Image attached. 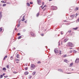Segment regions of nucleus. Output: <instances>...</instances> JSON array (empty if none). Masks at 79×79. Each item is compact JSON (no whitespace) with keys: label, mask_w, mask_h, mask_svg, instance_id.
Masks as SVG:
<instances>
[{"label":"nucleus","mask_w":79,"mask_h":79,"mask_svg":"<svg viewBox=\"0 0 79 79\" xmlns=\"http://www.w3.org/2000/svg\"><path fill=\"white\" fill-rule=\"evenodd\" d=\"M68 46L71 47H74V45L71 43L69 42L68 44Z\"/></svg>","instance_id":"obj_1"},{"label":"nucleus","mask_w":79,"mask_h":79,"mask_svg":"<svg viewBox=\"0 0 79 79\" xmlns=\"http://www.w3.org/2000/svg\"><path fill=\"white\" fill-rule=\"evenodd\" d=\"M75 16V15H70V19H73L74 17Z\"/></svg>","instance_id":"obj_2"},{"label":"nucleus","mask_w":79,"mask_h":79,"mask_svg":"<svg viewBox=\"0 0 79 79\" xmlns=\"http://www.w3.org/2000/svg\"><path fill=\"white\" fill-rule=\"evenodd\" d=\"M31 67L32 68L31 69H35V65L34 64H31Z\"/></svg>","instance_id":"obj_3"},{"label":"nucleus","mask_w":79,"mask_h":79,"mask_svg":"<svg viewBox=\"0 0 79 79\" xmlns=\"http://www.w3.org/2000/svg\"><path fill=\"white\" fill-rule=\"evenodd\" d=\"M79 62V58H77L75 61V63H78Z\"/></svg>","instance_id":"obj_4"},{"label":"nucleus","mask_w":79,"mask_h":79,"mask_svg":"<svg viewBox=\"0 0 79 79\" xmlns=\"http://www.w3.org/2000/svg\"><path fill=\"white\" fill-rule=\"evenodd\" d=\"M37 2L38 5H40V3H41V1L40 0H37Z\"/></svg>","instance_id":"obj_5"},{"label":"nucleus","mask_w":79,"mask_h":79,"mask_svg":"<svg viewBox=\"0 0 79 79\" xmlns=\"http://www.w3.org/2000/svg\"><path fill=\"white\" fill-rule=\"evenodd\" d=\"M2 18V12H0V21L1 20V19Z\"/></svg>","instance_id":"obj_6"},{"label":"nucleus","mask_w":79,"mask_h":79,"mask_svg":"<svg viewBox=\"0 0 79 79\" xmlns=\"http://www.w3.org/2000/svg\"><path fill=\"white\" fill-rule=\"evenodd\" d=\"M68 38H65V39H64V42H67V41H68Z\"/></svg>","instance_id":"obj_7"},{"label":"nucleus","mask_w":79,"mask_h":79,"mask_svg":"<svg viewBox=\"0 0 79 79\" xmlns=\"http://www.w3.org/2000/svg\"><path fill=\"white\" fill-rule=\"evenodd\" d=\"M57 7L56 6H55L53 7V10H57Z\"/></svg>","instance_id":"obj_8"},{"label":"nucleus","mask_w":79,"mask_h":79,"mask_svg":"<svg viewBox=\"0 0 79 79\" xmlns=\"http://www.w3.org/2000/svg\"><path fill=\"white\" fill-rule=\"evenodd\" d=\"M58 71H60V72H61V73H63V70L61 69H58Z\"/></svg>","instance_id":"obj_9"},{"label":"nucleus","mask_w":79,"mask_h":79,"mask_svg":"<svg viewBox=\"0 0 79 79\" xmlns=\"http://www.w3.org/2000/svg\"><path fill=\"white\" fill-rule=\"evenodd\" d=\"M64 62H65V63H68V62H69V61H68V60H66V59L64 60Z\"/></svg>","instance_id":"obj_10"},{"label":"nucleus","mask_w":79,"mask_h":79,"mask_svg":"<svg viewBox=\"0 0 79 79\" xmlns=\"http://www.w3.org/2000/svg\"><path fill=\"white\" fill-rule=\"evenodd\" d=\"M54 52L55 53H58V50H57V49H55Z\"/></svg>","instance_id":"obj_11"},{"label":"nucleus","mask_w":79,"mask_h":79,"mask_svg":"<svg viewBox=\"0 0 79 79\" xmlns=\"http://www.w3.org/2000/svg\"><path fill=\"white\" fill-rule=\"evenodd\" d=\"M23 35L20 36L18 37V39H20L21 38L23 37Z\"/></svg>","instance_id":"obj_12"},{"label":"nucleus","mask_w":79,"mask_h":79,"mask_svg":"<svg viewBox=\"0 0 79 79\" xmlns=\"http://www.w3.org/2000/svg\"><path fill=\"white\" fill-rule=\"evenodd\" d=\"M24 74L25 75H27L28 74H29V72H28L27 71L25 72L24 73Z\"/></svg>","instance_id":"obj_13"},{"label":"nucleus","mask_w":79,"mask_h":79,"mask_svg":"<svg viewBox=\"0 0 79 79\" xmlns=\"http://www.w3.org/2000/svg\"><path fill=\"white\" fill-rule=\"evenodd\" d=\"M25 16H23V19L21 20L22 21H24V18H25Z\"/></svg>","instance_id":"obj_14"},{"label":"nucleus","mask_w":79,"mask_h":79,"mask_svg":"<svg viewBox=\"0 0 79 79\" xmlns=\"http://www.w3.org/2000/svg\"><path fill=\"white\" fill-rule=\"evenodd\" d=\"M79 10V7H76L75 9V11H77Z\"/></svg>","instance_id":"obj_15"},{"label":"nucleus","mask_w":79,"mask_h":79,"mask_svg":"<svg viewBox=\"0 0 79 79\" xmlns=\"http://www.w3.org/2000/svg\"><path fill=\"white\" fill-rule=\"evenodd\" d=\"M78 28V27H77L76 28H73V30H77V29Z\"/></svg>","instance_id":"obj_16"},{"label":"nucleus","mask_w":79,"mask_h":79,"mask_svg":"<svg viewBox=\"0 0 79 79\" xmlns=\"http://www.w3.org/2000/svg\"><path fill=\"white\" fill-rule=\"evenodd\" d=\"M31 35L32 36H33L34 37H35V35H34V34L32 33L31 34Z\"/></svg>","instance_id":"obj_17"},{"label":"nucleus","mask_w":79,"mask_h":79,"mask_svg":"<svg viewBox=\"0 0 79 79\" xmlns=\"http://www.w3.org/2000/svg\"><path fill=\"white\" fill-rule=\"evenodd\" d=\"M15 61H20V60L18 59H16L15 60Z\"/></svg>","instance_id":"obj_18"},{"label":"nucleus","mask_w":79,"mask_h":79,"mask_svg":"<svg viewBox=\"0 0 79 79\" xmlns=\"http://www.w3.org/2000/svg\"><path fill=\"white\" fill-rule=\"evenodd\" d=\"M60 34L61 35H63V34H64V32H63V31H61L60 32Z\"/></svg>","instance_id":"obj_19"},{"label":"nucleus","mask_w":79,"mask_h":79,"mask_svg":"<svg viewBox=\"0 0 79 79\" xmlns=\"http://www.w3.org/2000/svg\"><path fill=\"white\" fill-rule=\"evenodd\" d=\"M19 54H17V55H16V57L17 58H19Z\"/></svg>","instance_id":"obj_20"},{"label":"nucleus","mask_w":79,"mask_h":79,"mask_svg":"<svg viewBox=\"0 0 79 79\" xmlns=\"http://www.w3.org/2000/svg\"><path fill=\"white\" fill-rule=\"evenodd\" d=\"M73 65V63H72L70 64L69 66H72Z\"/></svg>","instance_id":"obj_21"},{"label":"nucleus","mask_w":79,"mask_h":79,"mask_svg":"<svg viewBox=\"0 0 79 79\" xmlns=\"http://www.w3.org/2000/svg\"><path fill=\"white\" fill-rule=\"evenodd\" d=\"M27 6H30V4H29V3H27Z\"/></svg>","instance_id":"obj_22"},{"label":"nucleus","mask_w":79,"mask_h":79,"mask_svg":"<svg viewBox=\"0 0 79 79\" xmlns=\"http://www.w3.org/2000/svg\"><path fill=\"white\" fill-rule=\"evenodd\" d=\"M2 30L3 29H2V27H1V28H0V32H2Z\"/></svg>","instance_id":"obj_23"},{"label":"nucleus","mask_w":79,"mask_h":79,"mask_svg":"<svg viewBox=\"0 0 79 79\" xmlns=\"http://www.w3.org/2000/svg\"><path fill=\"white\" fill-rule=\"evenodd\" d=\"M59 36H60V35H56L55 37H58Z\"/></svg>","instance_id":"obj_24"},{"label":"nucleus","mask_w":79,"mask_h":79,"mask_svg":"<svg viewBox=\"0 0 79 79\" xmlns=\"http://www.w3.org/2000/svg\"><path fill=\"white\" fill-rule=\"evenodd\" d=\"M2 70L3 71H5V70H6V68H2Z\"/></svg>","instance_id":"obj_25"},{"label":"nucleus","mask_w":79,"mask_h":79,"mask_svg":"<svg viewBox=\"0 0 79 79\" xmlns=\"http://www.w3.org/2000/svg\"><path fill=\"white\" fill-rule=\"evenodd\" d=\"M9 67H10V65H7L6 67L7 68H8V69H9L10 68H9Z\"/></svg>","instance_id":"obj_26"},{"label":"nucleus","mask_w":79,"mask_h":79,"mask_svg":"<svg viewBox=\"0 0 79 79\" xmlns=\"http://www.w3.org/2000/svg\"><path fill=\"white\" fill-rule=\"evenodd\" d=\"M35 74V71H34V72H33L32 74H33V75H34Z\"/></svg>","instance_id":"obj_27"},{"label":"nucleus","mask_w":79,"mask_h":79,"mask_svg":"<svg viewBox=\"0 0 79 79\" xmlns=\"http://www.w3.org/2000/svg\"><path fill=\"white\" fill-rule=\"evenodd\" d=\"M6 5V4H4L2 5V6H5Z\"/></svg>","instance_id":"obj_28"},{"label":"nucleus","mask_w":79,"mask_h":79,"mask_svg":"<svg viewBox=\"0 0 79 79\" xmlns=\"http://www.w3.org/2000/svg\"><path fill=\"white\" fill-rule=\"evenodd\" d=\"M0 77V78H2L3 77V75H1Z\"/></svg>","instance_id":"obj_29"},{"label":"nucleus","mask_w":79,"mask_h":79,"mask_svg":"<svg viewBox=\"0 0 79 79\" xmlns=\"http://www.w3.org/2000/svg\"><path fill=\"white\" fill-rule=\"evenodd\" d=\"M50 17H51V15H50L47 16L48 18H50Z\"/></svg>","instance_id":"obj_30"},{"label":"nucleus","mask_w":79,"mask_h":79,"mask_svg":"<svg viewBox=\"0 0 79 79\" xmlns=\"http://www.w3.org/2000/svg\"><path fill=\"white\" fill-rule=\"evenodd\" d=\"M39 13H38L37 14H36V16L37 17L38 16H39Z\"/></svg>","instance_id":"obj_31"},{"label":"nucleus","mask_w":79,"mask_h":79,"mask_svg":"<svg viewBox=\"0 0 79 79\" xmlns=\"http://www.w3.org/2000/svg\"><path fill=\"white\" fill-rule=\"evenodd\" d=\"M10 59L11 60H13V57L12 56L10 57Z\"/></svg>","instance_id":"obj_32"},{"label":"nucleus","mask_w":79,"mask_h":79,"mask_svg":"<svg viewBox=\"0 0 79 79\" xmlns=\"http://www.w3.org/2000/svg\"><path fill=\"white\" fill-rule=\"evenodd\" d=\"M25 69L26 71H27V67H26L24 68Z\"/></svg>","instance_id":"obj_33"},{"label":"nucleus","mask_w":79,"mask_h":79,"mask_svg":"<svg viewBox=\"0 0 79 79\" xmlns=\"http://www.w3.org/2000/svg\"><path fill=\"white\" fill-rule=\"evenodd\" d=\"M68 32H69V33H71V30L69 31H68Z\"/></svg>","instance_id":"obj_34"},{"label":"nucleus","mask_w":79,"mask_h":79,"mask_svg":"<svg viewBox=\"0 0 79 79\" xmlns=\"http://www.w3.org/2000/svg\"><path fill=\"white\" fill-rule=\"evenodd\" d=\"M1 2H2V3H5V2L3 1H1Z\"/></svg>","instance_id":"obj_35"},{"label":"nucleus","mask_w":79,"mask_h":79,"mask_svg":"<svg viewBox=\"0 0 79 79\" xmlns=\"http://www.w3.org/2000/svg\"><path fill=\"white\" fill-rule=\"evenodd\" d=\"M20 26V25L19 24L17 25V27H19Z\"/></svg>","instance_id":"obj_36"},{"label":"nucleus","mask_w":79,"mask_h":79,"mask_svg":"<svg viewBox=\"0 0 79 79\" xmlns=\"http://www.w3.org/2000/svg\"><path fill=\"white\" fill-rule=\"evenodd\" d=\"M30 4H33V2H30Z\"/></svg>","instance_id":"obj_37"},{"label":"nucleus","mask_w":79,"mask_h":79,"mask_svg":"<svg viewBox=\"0 0 79 79\" xmlns=\"http://www.w3.org/2000/svg\"><path fill=\"white\" fill-rule=\"evenodd\" d=\"M21 35V34H20V33H19L18 34V35Z\"/></svg>","instance_id":"obj_38"},{"label":"nucleus","mask_w":79,"mask_h":79,"mask_svg":"<svg viewBox=\"0 0 79 79\" xmlns=\"http://www.w3.org/2000/svg\"><path fill=\"white\" fill-rule=\"evenodd\" d=\"M40 61H39L38 62H37L38 64H40Z\"/></svg>","instance_id":"obj_39"},{"label":"nucleus","mask_w":79,"mask_h":79,"mask_svg":"<svg viewBox=\"0 0 79 79\" xmlns=\"http://www.w3.org/2000/svg\"><path fill=\"white\" fill-rule=\"evenodd\" d=\"M61 51H60V52H59V54H60V55H61Z\"/></svg>","instance_id":"obj_40"},{"label":"nucleus","mask_w":79,"mask_h":79,"mask_svg":"<svg viewBox=\"0 0 79 79\" xmlns=\"http://www.w3.org/2000/svg\"><path fill=\"white\" fill-rule=\"evenodd\" d=\"M60 41H59V42H58V43L59 44H58V45H60Z\"/></svg>","instance_id":"obj_41"},{"label":"nucleus","mask_w":79,"mask_h":79,"mask_svg":"<svg viewBox=\"0 0 79 79\" xmlns=\"http://www.w3.org/2000/svg\"><path fill=\"white\" fill-rule=\"evenodd\" d=\"M77 22H79V18L77 19Z\"/></svg>","instance_id":"obj_42"},{"label":"nucleus","mask_w":79,"mask_h":79,"mask_svg":"<svg viewBox=\"0 0 79 79\" xmlns=\"http://www.w3.org/2000/svg\"><path fill=\"white\" fill-rule=\"evenodd\" d=\"M41 36H44V34H41Z\"/></svg>","instance_id":"obj_43"},{"label":"nucleus","mask_w":79,"mask_h":79,"mask_svg":"<svg viewBox=\"0 0 79 79\" xmlns=\"http://www.w3.org/2000/svg\"><path fill=\"white\" fill-rule=\"evenodd\" d=\"M5 78H6L8 77V76H6L4 77Z\"/></svg>","instance_id":"obj_44"},{"label":"nucleus","mask_w":79,"mask_h":79,"mask_svg":"<svg viewBox=\"0 0 79 79\" xmlns=\"http://www.w3.org/2000/svg\"><path fill=\"white\" fill-rule=\"evenodd\" d=\"M42 5L43 6H44V2H43V3H42Z\"/></svg>","instance_id":"obj_45"},{"label":"nucleus","mask_w":79,"mask_h":79,"mask_svg":"<svg viewBox=\"0 0 79 79\" xmlns=\"http://www.w3.org/2000/svg\"><path fill=\"white\" fill-rule=\"evenodd\" d=\"M14 74H16V73H17V72H14Z\"/></svg>","instance_id":"obj_46"},{"label":"nucleus","mask_w":79,"mask_h":79,"mask_svg":"<svg viewBox=\"0 0 79 79\" xmlns=\"http://www.w3.org/2000/svg\"><path fill=\"white\" fill-rule=\"evenodd\" d=\"M23 32H25V31H26V30L25 29H23Z\"/></svg>","instance_id":"obj_47"},{"label":"nucleus","mask_w":79,"mask_h":79,"mask_svg":"<svg viewBox=\"0 0 79 79\" xmlns=\"http://www.w3.org/2000/svg\"><path fill=\"white\" fill-rule=\"evenodd\" d=\"M15 49H16V48H14L13 49L14 50H15Z\"/></svg>","instance_id":"obj_48"},{"label":"nucleus","mask_w":79,"mask_h":79,"mask_svg":"<svg viewBox=\"0 0 79 79\" xmlns=\"http://www.w3.org/2000/svg\"><path fill=\"white\" fill-rule=\"evenodd\" d=\"M24 23H27V20H26V21L24 22Z\"/></svg>","instance_id":"obj_49"},{"label":"nucleus","mask_w":79,"mask_h":79,"mask_svg":"<svg viewBox=\"0 0 79 79\" xmlns=\"http://www.w3.org/2000/svg\"><path fill=\"white\" fill-rule=\"evenodd\" d=\"M5 58H7V57H8V56H6L5 57Z\"/></svg>","instance_id":"obj_50"},{"label":"nucleus","mask_w":79,"mask_h":79,"mask_svg":"<svg viewBox=\"0 0 79 79\" xmlns=\"http://www.w3.org/2000/svg\"><path fill=\"white\" fill-rule=\"evenodd\" d=\"M66 56H67V55H65L64 56V57H66Z\"/></svg>","instance_id":"obj_51"},{"label":"nucleus","mask_w":79,"mask_h":79,"mask_svg":"<svg viewBox=\"0 0 79 79\" xmlns=\"http://www.w3.org/2000/svg\"><path fill=\"white\" fill-rule=\"evenodd\" d=\"M5 58H6L5 57H4L3 60H5Z\"/></svg>","instance_id":"obj_52"},{"label":"nucleus","mask_w":79,"mask_h":79,"mask_svg":"<svg viewBox=\"0 0 79 79\" xmlns=\"http://www.w3.org/2000/svg\"><path fill=\"white\" fill-rule=\"evenodd\" d=\"M73 52V51H70V53H72Z\"/></svg>","instance_id":"obj_53"},{"label":"nucleus","mask_w":79,"mask_h":79,"mask_svg":"<svg viewBox=\"0 0 79 79\" xmlns=\"http://www.w3.org/2000/svg\"><path fill=\"white\" fill-rule=\"evenodd\" d=\"M32 78V76H31L30 77H29V78L31 79Z\"/></svg>","instance_id":"obj_54"},{"label":"nucleus","mask_w":79,"mask_h":79,"mask_svg":"<svg viewBox=\"0 0 79 79\" xmlns=\"http://www.w3.org/2000/svg\"><path fill=\"white\" fill-rule=\"evenodd\" d=\"M46 6H46V5H44V6H43V7H44H44H46Z\"/></svg>","instance_id":"obj_55"},{"label":"nucleus","mask_w":79,"mask_h":79,"mask_svg":"<svg viewBox=\"0 0 79 79\" xmlns=\"http://www.w3.org/2000/svg\"><path fill=\"white\" fill-rule=\"evenodd\" d=\"M44 7H42V10H43V9H44Z\"/></svg>","instance_id":"obj_56"},{"label":"nucleus","mask_w":79,"mask_h":79,"mask_svg":"<svg viewBox=\"0 0 79 79\" xmlns=\"http://www.w3.org/2000/svg\"><path fill=\"white\" fill-rule=\"evenodd\" d=\"M4 75H5V73H3L2 75H3V76H4Z\"/></svg>","instance_id":"obj_57"},{"label":"nucleus","mask_w":79,"mask_h":79,"mask_svg":"<svg viewBox=\"0 0 79 79\" xmlns=\"http://www.w3.org/2000/svg\"><path fill=\"white\" fill-rule=\"evenodd\" d=\"M40 7H41V8H42V7H43V5H42Z\"/></svg>","instance_id":"obj_58"},{"label":"nucleus","mask_w":79,"mask_h":79,"mask_svg":"<svg viewBox=\"0 0 79 79\" xmlns=\"http://www.w3.org/2000/svg\"><path fill=\"white\" fill-rule=\"evenodd\" d=\"M74 52H75V53H76V51L75 50H74Z\"/></svg>","instance_id":"obj_59"},{"label":"nucleus","mask_w":79,"mask_h":79,"mask_svg":"<svg viewBox=\"0 0 79 79\" xmlns=\"http://www.w3.org/2000/svg\"><path fill=\"white\" fill-rule=\"evenodd\" d=\"M15 31H16V30H17V28H15Z\"/></svg>","instance_id":"obj_60"},{"label":"nucleus","mask_w":79,"mask_h":79,"mask_svg":"<svg viewBox=\"0 0 79 79\" xmlns=\"http://www.w3.org/2000/svg\"><path fill=\"white\" fill-rule=\"evenodd\" d=\"M70 24L69 23H67V25H69Z\"/></svg>","instance_id":"obj_61"},{"label":"nucleus","mask_w":79,"mask_h":79,"mask_svg":"<svg viewBox=\"0 0 79 79\" xmlns=\"http://www.w3.org/2000/svg\"><path fill=\"white\" fill-rule=\"evenodd\" d=\"M71 73H67V74H71Z\"/></svg>","instance_id":"obj_62"},{"label":"nucleus","mask_w":79,"mask_h":79,"mask_svg":"<svg viewBox=\"0 0 79 79\" xmlns=\"http://www.w3.org/2000/svg\"><path fill=\"white\" fill-rule=\"evenodd\" d=\"M73 49L72 48H69V49Z\"/></svg>","instance_id":"obj_63"},{"label":"nucleus","mask_w":79,"mask_h":79,"mask_svg":"<svg viewBox=\"0 0 79 79\" xmlns=\"http://www.w3.org/2000/svg\"><path fill=\"white\" fill-rule=\"evenodd\" d=\"M76 16H77V14H76Z\"/></svg>","instance_id":"obj_64"}]
</instances>
